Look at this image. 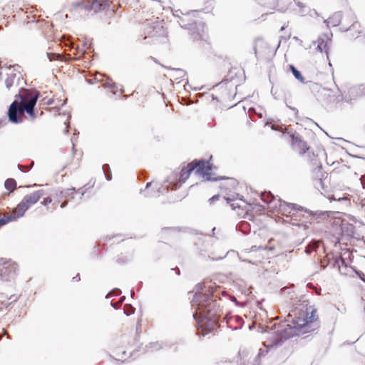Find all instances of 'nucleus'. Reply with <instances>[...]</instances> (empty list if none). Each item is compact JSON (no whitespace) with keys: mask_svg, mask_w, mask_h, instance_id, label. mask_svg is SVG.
<instances>
[{"mask_svg":"<svg viewBox=\"0 0 365 365\" xmlns=\"http://www.w3.org/2000/svg\"><path fill=\"white\" fill-rule=\"evenodd\" d=\"M320 242L312 240L307 247L305 249V252L307 254H311L313 251L316 250L317 248L319 247Z\"/></svg>","mask_w":365,"mask_h":365,"instance_id":"obj_19","label":"nucleus"},{"mask_svg":"<svg viewBox=\"0 0 365 365\" xmlns=\"http://www.w3.org/2000/svg\"><path fill=\"white\" fill-rule=\"evenodd\" d=\"M63 198L62 192L55 193L48 197H44L41 203L46 207L48 211L53 212L58 207V205L61 208H63L67 205L66 200Z\"/></svg>","mask_w":365,"mask_h":365,"instance_id":"obj_7","label":"nucleus"},{"mask_svg":"<svg viewBox=\"0 0 365 365\" xmlns=\"http://www.w3.org/2000/svg\"><path fill=\"white\" fill-rule=\"evenodd\" d=\"M300 143L302 145V146H303L304 148H305L306 149H308V148H307V146H306V143H305L304 142L300 141Z\"/></svg>","mask_w":365,"mask_h":365,"instance_id":"obj_35","label":"nucleus"},{"mask_svg":"<svg viewBox=\"0 0 365 365\" xmlns=\"http://www.w3.org/2000/svg\"><path fill=\"white\" fill-rule=\"evenodd\" d=\"M44 195L45 192L43 190H38L24 196L11 213H4L3 217L0 218V228L9 222L22 217L30 207L36 204Z\"/></svg>","mask_w":365,"mask_h":365,"instance_id":"obj_5","label":"nucleus"},{"mask_svg":"<svg viewBox=\"0 0 365 365\" xmlns=\"http://www.w3.org/2000/svg\"><path fill=\"white\" fill-rule=\"evenodd\" d=\"M106 86L113 95L116 94L118 91H120V94L123 93L122 88H119V86L114 83L108 82Z\"/></svg>","mask_w":365,"mask_h":365,"instance_id":"obj_20","label":"nucleus"},{"mask_svg":"<svg viewBox=\"0 0 365 365\" xmlns=\"http://www.w3.org/2000/svg\"><path fill=\"white\" fill-rule=\"evenodd\" d=\"M212 170L211 165L209 161L199 160L197 163L192 162L189 164L186 168H183L181 170L178 180V174L173 173L168 180L169 185H173V189L179 187L182 183L185 182L186 180L190 177V173L195 170V173L202 177L207 181H215L219 180L218 178L212 176L210 173Z\"/></svg>","mask_w":365,"mask_h":365,"instance_id":"obj_4","label":"nucleus"},{"mask_svg":"<svg viewBox=\"0 0 365 365\" xmlns=\"http://www.w3.org/2000/svg\"><path fill=\"white\" fill-rule=\"evenodd\" d=\"M250 250H251V251H255V250H256V246H253V247H252Z\"/></svg>","mask_w":365,"mask_h":365,"instance_id":"obj_37","label":"nucleus"},{"mask_svg":"<svg viewBox=\"0 0 365 365\" xmlns=\"http://www.w3.org/2000/svg\"><path fill=\"white\" fill-rule=\"evenodd\" d=\"M175 269L177 270V274H180V269L178 268H176Z\"/></svg>","mask_w":365,"mask_h":365,"instance_id":"obj_38","label":"nucleus"},{"mask_svg":"<svg viewBox=\"0 0 365 365\" xmlns=\"http://www.w3.org/2000/svg\"><path fill=\"white\" fill-rule=\"evenodd\" d=\"M150 348L152 349V350H158V349L160 348V346L158 343H152L150 344Z\"/></svg>","mask_w":365,"mask_h":365,"instance_id":"obj_26","label":"nucleus"},{"mask_svg":"<svg viewBox=\"0 0 365 365\" xmlns=\"http://www.w3.org/2000/svg\"><path fill=\"white\" fill-rule=\"evenodd\" d=\"M106 166H107L106 165H103V172H105V168H106Z\"/></svg>","mask_w":365,"mask_h":365,"instance_id":"obj_39","label":"nucleus"},{"mask_svg":"<svg viewBox=\"0 0 365 365\" xmlns=\"http://www.w3.org/2000/svg\"><path fill=\"white\" fill-rule=\"evenodd\" d=\"M134 294V292H131V296L133 297Z\"/></svg>","mask_w":365,"mask_h":365,"instance_id":"obj_44","label":"nucleus"},{"mask_svg":"<svg viewBox=\"0 0 365 365\" xmlns=\"http://www.w3.org/2000/svg\"><path fill=\"white\" fill-rule=\"evenodd\" d=\"M352 27H353V28H355V27H356V24H353V25H352Z\"/></svg>","mask_w":365,"mask_h":365,"instance_id":"obj_43","label":"nucleus"},{"mask_svg":"<svg viewBox=\"0 0 365 365\" xmlns=\"http://www.w3.org/2000/svg\"><path fill=\"white\" fill-rule=\"evenodd\" d=\"M331 40L329 34H324L321 35L317 41V49L321 53L325 52L327 55V58H329V47L331 44Z\"/></svg>","mask_w":365,"mask_h":365,"instance_id":"obj_10","label":"nucleus"},{"mask_svg":"<svg viewBox=\"0 0 365 365\" xmlns=\"http://www.w3.org/2000/svg\"><path fill=\"white\" fill-rule=\"evenodd\" d=\"M289 313L286 321L279 324L277 332L279 338L275 344L283 339L300 335L309 331L310 324L317 319V310L307 304H300Z\"/></svg>","mask_w":365,"mask_h":365,"instance_id":"obj_1","label":"nucleus"},{"mask_svg":"<svg viewBox=\"0 0 365 365\" xmlns=\"http://www.w3.org/2000/svg\"><path fill=\"white\" fill-rule=\"evenodd\" d=\"M226 200L227 201L228 203H230L232 201H234V200L231 199L230 197H227Z\"/></svg>","mask_w":365,"mask_h":365,"instance_id":"obj_33","label":"nucleus"},{"mask_svg":"<svg viewBox=\"0 0 365 365\" xmlns=\"http://www.w3.org/2000/svg\"><path fill=\"white\" fill-rule=\"evenodd\" d=\"M220 196L218 195H214L212 197H211L209 201L210 203H212L214 201L218 200Z\"/></svg>","mask_w":365,"mask_h":365,"instance_id":"obj_29","label":"nucleus"},{"mask_svg":"<svg viewBox=\"0 0 365 365\" xmlns=\"http://www.w3.org/2000/svg\"><path fill=\"white\" fill-rule=\"evenodd\" d=\"M38 96L39 93L36 90H24L19 94L21 101H14L9 106L8 110L9 121L14 123L21 122V117L24 112L32 119L35 118L34 106Z\"/></svg>","mask_w":365,"mask_h":365,"instance_id":"obj_3","label":"nucleus"},{"mask_svg":"<svg viewBox=\"0 0 365 365\" xmlns=\"http://www.w3.org/2000/svg\"><path fill=\"white\" fill-rule=\"evenodd\" d=\"M290 69L294 77L300 82H304V78L301 73L292 65H290Z\"/></svg>","mask_w":365,"mask_h":365,"instance_id":"obj_21","label":"nucleus"},{"mask_svg":"<svg viewBox=\"0 0 365 365\" xmlns=\"http://www.w3.org/2000/svg\"><path fill=\"white\" fill-rule=\"evenodd\" d=\"M277 207L276 209H278L283 215L287 217L294 216L297 211L303 210V207L296 204L287 203L280 199L277 200Z\"/></svg>","mask_w":365,"mask_h":365,"instance_id":"obj_9","label":"nucleus"},{"mask_svg":"<svg viewBox=\"0 0 365 365\" xmlns=\"http://www.w3.org/2000/svg\"><path fill=\"white\" fill-rule=\"evenodd\" d=\"M150 185H151V183H150V182H148V183H147L146 187H145V190H144V192H145L144 195H145V197H151V196H153V195L149 194V193H148V192H147V191H146V190L150 187Z\"/></svg>","mask_w":365,"mask_h":365,"instance_id":"obj_28","label":"nucleus"},{"mask_svg":"<svg viewBox=\"0 0 365 365\" xmlns=\"http://www.w3.org/2000/svg\"><path fill=\"white\" fill-rule=\"evenodd\" d=\"M120 293H121V291L120 289H113L107 294L106 297L110 298L114 295L115 296L119 295Z\"/></svg>","mask_w":365,"mask_h":365,"instance_id":"obj_25","label":"nucleus"},{"mask_svg":"<svg viewBox=\"0 0 365 365\" xmlns=\"http://www.w3.org/2000/svg\"><path fill=\"white\" fill-rule=\"evenodd\" d=\"M123 312L126 316H130L134 313V308L130 305H126L124 307Z\"/></svg>","mask_w":365,"mask_h":365,"instance_id":"obj_22","label":"nucleus"},{"mask_svg":"<svg viewBox=\"0 0 365 365\" xmlns=\"http://www.w3.org/2000/svg\"><path fill=\"white\" fill-rule=\"evenodd\" d=\"M230 205L233 207V209H235L236 207H240V205H238L237 203H235V202H232Z\"/></svg>","mask_w":365,"mask_h":365,"instance_id":"obj_32","label":"nucleus"},{"mask_svg":"<svg viewBox=\"0 0 365 365\" xmlns=\"http://www.w3.org/2000/svg\"><path fill=\"white\" fill-rule=\"evenodd\" d=\"M4 186L7 190L12 192L16 188V182L13 178H9L5 181Z\"/></svg>","mask_w":365,"mask_h":365,"instance_id":"obj_16","label":"nucleus"},{"mask_svg":"<svg viewBox=\"0 0 365 365\" xmlns=\"http://www.w3.org/2000/svg\"><path fill=\"white\" fill-rule=\"evenodd\" d=\"M331 199H332V200H338V201H340V200H346L348 198H347V197H346V196H344V197H338V198H337V197H336V195H334L331 197Z\"/></svg>","mask_w":365,"mask_h":365,"instance_id":"obj_27","label":"nucleus"},{"mask_svg":"<svg viewBox=\"0 0 365 365\" xmlns=\"http://www.w3.org/2000/svg\"><path fill=\"white\" fill-rule=\"evenodd\" d=\"M105 175H106V178H107V180H110V178H109L108 176H107L106 174H105Z\"/></svg>","mask_w":365,"mask_h":365,"instance_id":"obj_40","label":"nucleus"},{"mask_svg":"<svg viewBox=\"0 0 365 365\" xmlns=\"http://www.w3.org/2000/svg\"><path fill=\"white\" fill-rule=\"evenodd\" d=\"M341 21V14L339 12L334 14L330 18L325 21L327 26H336Z\"/></svg>","mask_w":365,"mask_h":365,"instance_id":"obj_15","label":"nucleus"},{"mask_svg":"<svg viewBox=\"0 0 365 365\" xmlns=\"http://www.w3.org/2000/svg\"><path fill=\"white\" fill-rule=\"evenodd\" d=\"M265 348L264 349H260L259 351V354H258V356L259 357H261V356H264L267 354V353L268 352V348L269 347V345H265L264 344ZM273 346V344H271L270 345V347L272 348Z\"/></svg>","mask_w":365,"mask_h":365,"instance_id":"obj_23","label":"nucleus"},{"mask_svg":"<svg viewBox=\"0 0 365 365\" xmlns=\"http://www.w3.org/2000/svg\"><path fill=\"white\" fill-rule=\"evenodd\" d=\"M158 19L159 17L155 16L145 19L144 27L149 36H156L163 33V23Z\"/></svg>","mask_w":365,"mask_h":365,"instance_id":"obj_8","label":"nucleus"},{"mask_svg":"<svg viewBox=\"0 0 365 365\" xmlns=\"http://www.w3.org/2000/svg\"><path fill=\"white\" fill-rule=\"evenodd\" d=\"M94 81H101V79H98V77H97L96 76H93V82Z\"/></svg>","mask_w":365,"mask_h":365,"instance_id":"obj_34","label":"nucleus"},{"mask_svg":"<svg viewBox=\"0 0 365 365\" xmlns=\"http://www.w3.org/2000/svg\"><path fill=\"white\" fill-rule=\"evenodd\" d=\"M168 0H153V3L154 2H159L162 4H165L167 2H168Z\"/></svg>","mask_w":365,"mask_h":365,"instance_id":"obj_30","label":"nucleus"},{"mask_svg":"<svg viewBox=\"0 0 365 365\" xmlns=\"http://www.w3.org/2000/svg\"><path fill=\"white\" fill-rule=\"evenodd\" d=\"M230 320H235L239 324L240 326H241L242 322V319L241 317H240L239 316L230 317L227 322V324H230Z\"/></svg>","mask_w":365,"mask_h":365,"instance_id":"obj_24","label":"nucleus"},{"mask_svg":"<svg viewBox=\"0 0 365 365\" xmlns=\"http://www.w3.org/2000/svg\"><path fill=\"white\" fill-rule=\"evenodd\" d=\"M195 289L196 293L192 302V307L197 310L193 317L197 320V329H201L202 335H205L216 325V321L213 319L215 314L212 313L215 302L211 299L210 289L205 286L199 284Z\"/></svg>","mask_w":365,"mask_h":365,"instance_id":"obj_2","label":"nucleus"},{"mask_svg":"<svg viewBox=\"0 0 365 365\" xmlns=\"http://www.w3.org/2000/svg\"><path fill=\"white\" fill-rule=\"evenodd\" d=\"M290 109H292L293 111L295 112V113H297L298 112V110L295 108H292V107H289Z\"/></svg>","mask_w":365,"mask_h":365,"instance_id":"obj_36","label":"nucleus"},{"mask_svg":"<svg viewBox=\"0 0 365 365\" xmlns=\"http://www.w3.org/2000/svg\"><path fill=\"white\" fill-rule=\"evenodd\" d=\"M110 6L108 0H93V11L98 12L108 9Z\"/></svg>","mask_w":365,"mask_h":365,"instance_id":"obj_12","label":"nucleus"},{"mask_svg":"<svg viewBox=\"0 0 365 365\" xmlns=\"http://www.w3.org/2000/svg\"><path fill=\"white\" fill-rule=\"evenodd\" d=\"M7 78L5 80V84L8 89H9L14 83V80L16 78V73L14 71H11L9 73H7Z\"/></svg>","mask_w":365,"mask_h":365,"instance_id":"obj_17","label":"nucleus"},{"mask_svg":"<svg viewBox=\"0 0 365 365\" xmlns=\"http://www.w3.org/2000/svg\"><path fill=\"white\" fill-rule=\"evenodd\" d=\"M172 71L173 73L171 74V77L175 78V81H176L177 83H179V80L183 78L185 75V71L182 69H173Z\"/></svg>","mask_w":365,"mask_h":365,"instance_id":"obj_18","label":"nucleus"},{"mask_svg":"<svg viewBox=\"0 0 365 365\" xmlns=\"http://www.w3.org/2000/svg\"><path fill=\"white\" fill-rule=\"evenodd\" d=\"M262 200L269 205V208H277V200L274 198L273 195L271 192H264L262 194Z\"/></svg>","mask_w":365,"mask_h":365,"instance_id":"obj_13","label":"nucleus"},{"mask_svg":"<svg viewBox=\"0 0 365 365\" xmlns=\"http://www.w3.org/2000/svg\"><path fill=\"white\" fill-rule=\"evenodd\" d=\"M356 274L364 281L365 282V279L363 277L364 276V274L359 272H357V271H355Z\"/></svg>","mask_w":365,"mask_h":365,"instance_id":"obj_31","label":"nucleus"},{"mask_svg":"<svg viewBox=\"0 0 365 365\" xmlns=\"http://www.w3.org/2000/svg\"><path fill=\"white\" fill-rule=\"evenodd\" d=\"M4 120H0V125L4 122Z\"/></svg>","mask_w":365,"mask_h":365,"instance_id":"obj_42","label":"nucleus"},{"mask_svg":"<svg viewBox=\"0 0 365 365\" xmlns=\"http://www.w3.org/2000/svg\"><path fill=\"white\" fill-rule=\"evenodd\" d=\"M349 94L351 99L364 96L365 94V85L351 88L349 91Z\"/></svg>","mask_w":365,"mask_h":365,"instance_id":"obj_14","label":"nucleus"},{"mask_svg":"<svg viewBox=\"0 0 365 365\" xmlns=\"http://www.w3.org/2000/svg\"><path fill=\"white\" fill-rule=\"evenodd\" d=\"M195 15V11L182 14L181 16H179L178 23L181 27L189 29L195 39L205 40L207 36L205 24L201 21L194 19Z\"/></svg>","mask_w":365,"mask_h":365,"instance_id":"obj_6","label":"nucleus"},{"mask_svg":"<svg viewBox=\"0 0 365 365\" xmlns=\"http://www.w3.org/2000/svg\"><path fill=\"white\" fill-rule=\"evenodd\" d=\"M111 306H113L114 308H116L117 307L115 306V304L111 303Z\"/></svg>","mask_w":365,"mask_h":365,"instance_id":"obj_41","label":"nucleus"},{"mask_svg":"<svg viewBox=\"0 0 365 365\" xmlns=\"http://www.w3.org/2000/svg\"><path fill=\"white\" fill-rule=\"evenodd\" d=\"M335 264L338 266L339 272L341 274L348 275L351 271L354 270L352 267H348L345 264L344 259L341 257L335 258Z\"/></svg>","mask_w":365,"mask_h":365,"instance_id":"obj_11","label":"nucleus"}]
</instances>
